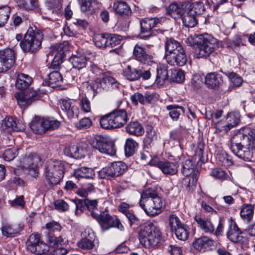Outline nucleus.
Here are the masks:
<instances>
[{"mask_svg": "<svg viewBox=\"0 0 255 255\" xmlns=\"http://www.w3.org/2000/svg\"><path fill=\"white\" fill-rule=\"evenodd\" d=\"M46 241L49 248L54 249L64 245V239L61 236L57 237L51 234H49L47 236Z\"/></svg>", "mask_w": 255, "mask_h": 255, "instance_id": "c03bdc74", "label": "nucleus"}, {"mask_svg": "<svg viewBox=\"0 0 255 255\" xmlns=\"http://www.w3.org/2000/svg\"><path fill=\"white\" fill-rule=\"evenodd\" d=\"M95 241V240L81 239L77 242V245L80 249L91 252L93 250L94 251L97 250Z\"/></svg>", "mask_w": 255, "mask_h": 255, "instance_id": "f704fd0d", "label": "nucleus"}, {"mask_svg": "<svg viewBox=\"0 0 255 255\" xmlns=\"http://www.w3.org/2000/svg\"><path fill=\"white\" fill-rule=\"evenodd\" d=\"M60 108L66 113L69 118L77 117L79 114V109L73 104L70 100H60L59 102Z\"/></svg>", "mask_w": 255, "mask_h": 255, "instance_id": "6ab92c4d", "label": "nucleus"}, {"mask_svg": "<svg viewBox=\"0 0 255 255\" xmlns=\"http://www.w3.org/2000/svg\"><path fill=\"white\" fill-rule=\"evenodd\" d=\"M139 205L146 214L150 217L159 214L163 208L162 199L155 190L151 189H147L142 192Z\"/></svg>", "mask_w": 255, "mask_h": 255, "instance_id": "f257e3e1", "label": "nucleus"}, {"mask_svg": "<svg viewBox=\"0 0 255 255\" xmlns=\"http://www.w3.org/2000/svg\"><path fill=\"white\" fill-rule=\"evenodd\" d=\"M17 155L15 148H7L2 154V157L5 161H9L13 160Z\"/></svg>", "mask_w": 255, "mask_h": 255, "instance_id": "774afa93", "label": "nucleus"}, {"mask_svg": "<svg viewBox=\"0 0 255 255\" xmlns=\"http://www.w3.org/2000/svg\"><path fill=\"white\" fill-rule=\"evenodd\" d=\"M18 6L26 10H33L38 7V0H16Z\"/></svg>", "mask_w": 255, "mask_h": 255, "instance_id": "58836bf2", "label": "nucleus"}, {"mask_svg": "<svg viewBox=\"0 0 255 255\" xmlns=\"http://www.w3.org/2000/svg\"><path fill=\"white\" fill-rule=\"evenodd\" d=\"M174 231L177 238L180 240L185 241L188 238L189 233L186 225H183L181 227L175 230Z\"/></svg>", "mask_w": 255, "mask_h": 255, "instance_id": "864d4df0", "label": "nucleus"}, {"mask_svg": "<svg viewBox=\"0 0 255 255\" xmlns=\"http://www.w3.org/2000/svg\"><path fill=\"white\" fill-rule=\"evenodd\" d=\"M70 61L73 68L80 70L85 67L87 62V58L85 55L80 53H77L72 56Z\"/></svg>", "mask_w": 255, "mask_h": 255, "instance_id": "a878e982", "label": "nucleus"}, {"mask_svg": "<svg viewBox=\"0 0 255 255\" xmlns=\"http://www.w3.org/2000/svg\"><path fill=\"white\" fill-rule=\"evenodd\" d=\"M108 33L98 34L93 37L95 45L100 48H105L108 47Z\"/></svg>", "mask_w": 255, "mask_h": 255, "instance_id": "ea45409f", "label": "nucleus"}, {"mask_svg": "<svg viewBox=\"0 0 255 255\" xmlns=\"http://www.w3.org/2000/svg\"><path fill=\"white\" fill-rule=\"evenodd\" d=\"M99 176L101 178L110 179L112 177H115V175L114 172L112 164L110 166L103 168L99 171Z\"/></svg>", "mask_w": 255, "mask_h": 255, "instance_id": "bf43d9fd", "label": "nucleus"}, {"mask_svg": "<svg viewBox=\"0 0 255 255\" xmlns=\"http://www.w3.org/2000/svg\"><path fill=\"white\" fill-rule=\"evenodd\" d=\"M216 160L219 165L228 167L233 164L230 156L225 151H221L217 154Z\"/></svg>", "mask_w": 255, "mask_h": 255, "instance_id": "a18cd8bd", "label": "nucleus"}, {"mask_svg": "<svg viewBox=\"0 0 255 255\" xmlns=\"http://www.w3.org/2000/svg\"><path fill=\"white\" fill-rule=\"evenodd\" d=\"M169 225L171 230L173 231L183 225L179 218L174 214H171L169 218Z\"/></svg>", "mask_w": 255, "mask_h": 255, "instance_id": "4d7b16f0", "label": "nucleus"}, {"mask_svg": "<svg viewBox=\"0 0 255 255\" xmlns=\"http://www.w3.org/2000/svg\"><path fill=\"white\" fill-rule=\"evenodd\" d=\"M234 149L232 150V152L235 155L238 157L243 159L245 161L251 160L253 152L251 150L249 147H242L241 148L234 147Z\"/></svg>", "mask_w": 255, "mask_h": 255, "instance_id": "bb28decb", "label": "nucleus"}, {"mask_svg": "<svg viewBox=\"0 0 255 255\" xmlns=\"http://www.w3.org/2000/svg\"><path fill=\"white\" fill-rule=\"evenodd\" d=\"M185 79L184 72L182 70L174 71L172 72L171 80L176 83H182Z\"/></svg>", "mask_w": 255, "mask_h": 255, "instance_id": "338daca9", "label": "nucleus"}, {"mask_svg": "<svg viewBox=\"0 0 255 255\" xmlns=\"http://www.w3.org/2000/svg\"><path fill=\"white\" fill-rule=\"evenodd\" d=\"M165 18L163 17H145L140 21V33L139 37L141 39H146L155 34V31L163 33V30H153L155 27H158L164 22Z\"/></svg>", "mask_w": 255, "mask_h": 255, "instance_id": "0eeeda50", "label": "nucleus"}, {"mask_svg": "<svg viewBox=\"0 0 255 255\" xmlns=\"http://www.w3.org/2000/svg\"><path fill=\"white\" fill-rule=\"evenodd\" d=\"M43 34L36 27H29L19 45L24 52L35 53L41 46Z\"/></svg>", "mask_w": 255, "mask_h": 255, "instance_id": "39448f33", "label": "nucleus"}, {"mask_svg": "<svg viewBox=\"0 0 255 255\" xmlns=\"http://www.w3.org/2000/svg\"><path fill=\"white\" fill-rule=\"evenodd\" d=\"M133 56L135 60L143 64L151 65L154 62L151 53L138 44H136L134 47Z\"/></svg>", "mask_w": 255, "mask_h": 255, "instance_id": "4468645a", "label": "nucleus"}, {"mask_svg": "<svg viewBox=\"0 0 255 255\" xmlns=\"http://www.w3.org/2000/svg\"><path fill=\"white\" fill-rule=\"evenodd\" d=\"M11 8L5 5L0 6V27L3 26L9 18Z\"/></svg>", "mask_w": 255, "mask_h": 255, "instance_id": "49530a36", "label": "nucleus"}, {"mask_svg": "<svg viewBox=\"0 0 255 255\" xmlns=\"http://www.w3.org/2000/svg\"><path fill=\"white\" fill-rule=\"evenodd\" d=\"M126 130L130 134L136 136H141L144 133L143 126L137 121L130 122L126 127Z\"/></svg>", "mask_w": 255, "mask_h": 255, "instance_id": "393cba45", "label": "nucleus"}, {"mask_svg": "<svg viewBox=\"0 0 255 255\" xmlns=\"http://www.w3.org/2000/svg\"><path fill=\"white\" fill-rule=\"evenodd\" d=\"M45 130L55 129L59 128L60 122L57 120L44 119Z\"/></svg>", "mask_w": 255, "mask_h": 255, "instance_id": "e2e57ef3", "label": "nucleus"}, {"mask_svg": "<svg viewBox=\"0 0 255 255\" xmlns=\"http://www.w3.org/2000/svg\"><path fill=\"white\" fill-rule=\"evenodd\" d=\"M15 62V53L11 49L7 48L0 50V69L1 72L10 69Z\"/></svg>", "mask_w": 255, "mask_h": 255, "instance_id": "ddd939ff", "label": "nucleus"}, {"mask_svg": "<svg viewBox=\"0 0 255 255\" xmlns=\"http://www.w3.org/2000/svg\"><path fill=\"white\" fill-rule=\"evenodd\" d=\"M49 252V246L43 241H41L37 247L34 248L33 252L31 253L37 255L46 254Z\"/></svg>", "mask_w": 255, "mask_h": 255, "instance_id": "6e6d98bb", "label": "nucleus"}, {"mask_svg": "<svg viewBox=\"0 0 255 255\" xmlns=\"http://www.w3.org/2000/svg\"><path fill=\"white\" fill-rule=\"evenodd\" d=\"M20 161L21 167L27 169L29 174L34 178L37 177L41 158L37 154L30 153L26 154L20 159Z\"/></svg>", "mask_w": 255, "mask_h": 255, "instance_id": "f8f14e48", "label": "nucleus"}, {"mask_svg": "<svg viewBox=\"0 0 255 255\" xmlns=\"http://www.w3.org/2000/svg\"><path fill=\"white\" fill-rule=\"evenodd\" d=\"M156 82L158 85L164 84L168 79V73L167 69L157 68Z\"/></svg>", "mask_w": 255, "mask_h": 255, "instance_id": "09e8293b", "label": "nucleus"}, {"mask_svg": "<svg viewBox=\"0 0 255 255\" xmlns=\"http://www.w3.org/2000/svg\"><path fill=\"white\" fill-rule=\"evenodd\" d=\"M205 82L209 88L216 89L223 83V76L220 73H210L205 76Z\"/></svg>", "mask_w": 255, "mask_h": 255, "instance_id": "412c9836", "label": "nucleus"}, {"mask_svg": "<svg viewBox=\"0 0 255 255\" xmlns=\"http://www.w3.org/2000/svg\"><path fill=\"white\" fill-rule=\"evenodd\" d=\"M41 240L40 235L38 234H32L28 238L26 242L27 249L30 252H33L34 248L37 247Z\"/></svg>", "mask_w": 255, "mask_h": 255, "instance_id": "37998d69", "label": "nucleus"}, {"mask_svg": "<svg viewBox=\"0 0 255 255\" xmlns=\"http://www.w3.org/2000/svg\"><path fill=\"white\" fill-rule=\"evenodd\" d=\"M231 148H241L255 144V129L247 128L244 132L239 131L235 134L231 140Z\"/></svg>", "mask_w": 255, "mask_h": 255, "instance_id": "6e6552de", "label": "nucleus"}, {"mask_svg": "<svg viewBox=\"0 0 255 255\" xmlns=\"http://www.w3.org/2000/svg\"><path fill=\"white\" fill-rule=\"evenodd\" d=\"M164 58L171 66H183L187 62L185 50L180 43L172 38L166 40Z\"/></svg>", "mask_w": 255, "mask_h": 255, "instance_id": "f03ea898", "label": "nucleus"}, {"mask_svg": "<svg viewBox=\"0 0 255 255\" xmlns=\"http://www.w3.org/2000/svg\"><path fill=\"white\" fill-rule=\"evenodd\" d=\"M214 242L208 237L203 236L196 239L193 243V247L200 252H204L207 248L213 246Z\"/></svg>", "mask_w": 255, "mask_h": 255, "instance_id": "4be33fe9", "label": "nucleus"}, {"mask_svg": "<svg viewBox=\"0 0 255 255\" xmlns=\"http://www.w3.org/2000/svg\"><path fill=\"white\" fill-rule=\"evenodd\" d=\"M2 235L6 237H14L18 233V231L9 224L3 225L1 228Z\"/></svg>", "mask_w": 255, "mask_h": 255, "instance_id": "13d9d810", "label": "nucleus"}, {"mask_svg": "<svg viewBox=\"0 0 255 255\" xmlns=\"http://www.w3.org/2000/svg\"><path fill=\"white\" fill-rule=\"evenodd\" d=\"M215 128L216 131L223 133H227L232 128L227 121H219L215 125Z\"/></svg>", "mask_w": 255, "mask_h": 255, "instance_id": "052dcab7", "label": "nucleus"}, {"mask_svg": "<svg viewBox=\"0 0 255 255\" xmlns=\"http://www.w3.org/2000/svg\"><path fill=\"white\" fill-rule=\"evenodd\" d=\"M91 216L95 219L100 225L103 231L109 230L112 228L116 227L121 231L124 229V226L121 224L120 220L117 218H114L107 212H103L100 214L92 212Z\"/></svg>", "mask_w": 255, "mask_h": 255, "instance_id": "9d476101", "label": "nucleus"}, {"mask_svg": "<svg viewBox=\"0 0 255 255\" xmlns=\"http://www.w3.org/2000/svg\"><path fill=\"white\" fill-rule=\"evenodd\" d=\"M87 146L85 143H80L76 145H70L64 149V154L68 156L76 159L85 157L87 152Z\"/></svg>", "mask_w": 255, "mask_h": 255, "instance_id": "dca6fc26", "label": "nucleus"}, {"mask_svg": "<svg viewBox=\"0 0 255 255\" xmlns=\"http://www.w3.org/2000/svg\"><path fill=\"white\" fill-rule=\"evenodd\" d=\"M48 85L51 87L59 86L61 85L63 78L60 73L57 71H54L48 75Z\"/></svg>", "mask_w": 255, "mask_h": 255, "instance_id": "4c0bfd02", "label": "nucleus"}, {"mask_svg": "<svg viewBox=\"0 0 255 255\" xmlns=\"http://www.w3.org/2000/svg\"><path fill=\"white\" fill-rule=\"evenodd\" d=\"M227 236L228 238L234 243L242 242L244 241L243 232L239 228L235 222H232L229 225Z\"/></svg>", "mask_w": 255, "mask_h": 255, "instance_id": "aec40b11", "label": "nucleus"}, {"mask_svg": "<svg viewBox=\"0 0 255 255\" xmlns=\"http://www.w3.org/2000/svg\"><path fill=\"white\" fill-rule=\"evenodd\" d=\"M48 7L53 11H59L62 8V0H46Z\"/></svg>", "mask_w": 255, "mask_h": 255, "instance_id": "0e129e2a", "label": "nucleus"}, {"mask_svg": "<svg viewBox=\"0 0 255 255\" xmlns=\"http://www.w3.org/2000/svg\"><path fill=\"white\" fill-rule=\"evenodd\" d=\"M112 112L102 116L100 120V124L103 128L112 129L116 128Z\"/></svg>", "mask_w": 255, "mask_h": 255, "instance_id": "7c9ffc66", "label": "nucleus"}, {"mask_svg": "<svg viewBox=\"0 0 255 255\" xmlns=\"http://www.w3.org/2000/svg\"><path fill=\"white\" fill-rule=\"evenodd\" d=\"M195 220L198 227L205 233L213 234L215 228L212 222L208 219H203L199 216H195Z\"/></svg>", "mask_w": 255, "mask_h": 255, "instance_id": "b1692460", "label": "nucleus"}, {"mask_svg": "<svg viewBox=\"0 0 255 255\" xmlns=\"http://www.w3.org/2000/svg\"><path fill=\"white\" fill-rule=\"evenodd\" d=\"M184 26L187 27H193L197 23L196 15L186 10L183 12L180 16Z\"/></svg>", "mask_w": 255, "mask_h": 255, "instance_id": "cd10ccee", "label": "nucleus"}, {"mask_svg": "<svg viewBox=\"0 0 255 255\" xmlns=\"http://www.w3.org/2000/svg\"><path fill=\"white\" fill-rule=\"evenodd\" d=\"M140 69L128 65L124 70V75L129 81H135L140 78Z\"/></svg>", "mask_w": 255, "mask_h": 255, "instance_id": "c9c22d12", "label": "nucleus"}, {"mask_svg": "<svg viewBox=\"0 0 255 255\" xmlns=\"http://www.w3.org/2000/svg\"><path fill=\"white\" fill-rule=\"evenodd\" d=\"M205 8L204 3L201 1L195 2L191 4L187 10L195 15H200L203 13Z\"/></svg>", "mask_w": 255, "mask_h": 255, "instance_id": "de8ad7c7", "label": "nucleus"}, {"mask_svg": "<svg viewBox=\"0 0 255 255\" xmlns=\"http://www.w3.org/2000/svg\"><path fill=\"white\" fill-rule=\"evenodd\" d=\"M181 171L186 177L182 181L184 187L187 189L192 188L196 185L199 177V172L196 170L193 161L190 159L185 160L183 163Z\"/></svg>", "mask_w": 255, "mask_h": 255, "instance_id": "1a4fd4ad", "label": "nucleus"}, {"mask_svg": "<svg viewBox=\"0 0 255 255\" xmlns=\"http://www.w3.org/2000/svg\"><path fill=\"white\" fill-rule=\"evenodd\" d=\"M191 40L198 58H207L218 47L217 40L207 33L195 36Z\"/></svg>", "mask_w": 255, "mask_h": 255, "instance_id": "7ed1b4c3", "label": "nucleus"}, {"mask_svg": "<svg viewBox=\"0 0 255 255\" xmlns=\"http://www.w3.org/2000/svg\"><path fill=\"white\" fill-rule=\"evenodd\" d=\"M95 175L93 169L86 167H81L76 169L74 172L75 177L79 179L80 178H92Z\"/></svg>", "mask_w": 255, "mask_h": 255, "instance_id": "72a5a7b5", "label": "nucleus"}, {"mask_svg": "<svg viewBox=\"0 0 255 255\" xmlns=\"http://www.w3.org/2000/svg\"><path fill=\"white\" fill-rule=\"evenodd\" d=\"M138 239L140 243L145 248L155 249L161 240V233L154 225L147 224L140 228Z\"/></svg>", "mask_w": 255, "mask_h": 255, "instance_id": "20e7f679", "label": "nucleus"}, {"mask_svg": "<svg viewBox=\"0 0 255 255\" xmlns=\"http://www.w3.org/2000/svg\"><path fill=\"white\" fill-rule=\"evenodd\" d=\"M113 9L117 13L120 15H128L131 13L129 6L124 1H119L114 2Z\"/></svg>", "mask_w": 255, "mask_h": 255, "instance_id": "e433bc0d", "label": "nucleus"}, {"mask_svg": "<svg viewBox=\"0 0 255 255\" xmlns=\"http://www.w3.org/2000/svg\"><path fill=\"white\" fill-rule=\"evenodd\" d=\"M111 164L116 177L123 174L128 169L127 165L122 161L114 162Z\"/></svg>", "mask_w": 255, "mask_h": 255, "instance_id": "8fccbe9b", "label": "nucleus"}, {"mask_svg": "<svg viewBox=\"0 0 255 255\" xmlns=\"http://www.w3.org/2000/svg\"><path fill=\"white\" fill-rule=\"evenodd\" d=\"M229 79L230 81L235 87L240 86L243 83L242 77L237 73L233 72H227L224 73Z\"/></svg>", "mask_w": 255, "mask_h": 255, "instance_id": "603ef678", "label": "nucleus"}, {"mask_svg": "<svg viewBox=\"0 0 255 255\" xmlns=\"http://www.w3.org/2000/svg\"><path fill=\"white\" fill-rule=\"evenodd\" d=\"M151 165H155L158 167L164 174L174 175L178 172V165L176 163L167 160L159 161L157 163L150 161Z\"/></svg>", "mask_w": 255, "mask_h": 255, "instance_id": "a211bd4d", "label": "nucleus"}, {"mask_svg": "<svg viewBox=\"0 0 255 255\" xmlns=\"http://www.w3.org/2000/svg\"><path fill=\"white\" fill-rule=\"evenodd\" d=\"M240 116L238 113H231L228 114L227 121L233 128L237 126L240 121Z\"/></svg>", "mask_w": 255, "mask_h": 255, "instance_id": "680f3d73", "label": "nucleus"}, {"mask_svg": "<svg viewBox=\"0 0 255 255\" xmlns=\"http://www.w3.org/2000/svg\"><path fill=\"white\" fill-rule=\"evenodd\" d=\"M138 144L131 138L127 139L125 145V152L127 157L132 156L135 152Z\"/></svg>", "mask_w": 255, "mask_h": 255, "instance_id": "79ce46f5", "label": "nucleus"}, {"mask_svg": "<svg viewBox=\"0 0 255 255\" xmlns=\"http://www.w3.org/2000/svg\"><path fill=\"white\" fill-rule=\"evenodd\" d=\"M31 129L36 133L41 134L45 131L44 119L35 117L30 123Z\"/></svg>", "mask_w": 255, "mask_h": 255, "instance_id": "c85d7f7f", "label": "nucleus"}, {"mask_svg": "<svg viewBox=\"0 0 255 255\" xmlns=\"http://www.w3.org/2000/svg\"><path fill=\"white\" fill-rule=\"evenodd\" d=\"M116 128L124 126L128 121L127 112L124 110H115L112 112Z\"/></svg>", "mask_w": 255, "mask_h": 255, "instance_id": "5701e85b", "label": "nucleus"}, {"mask_svg": "<svg viewBox=\"0 0 255 255\" xmlns=\"http://www.w3.org/2000/svg\"><path fill=\"white\" fill-rule=\"evenodd\" d=\"M32 81V79L29 76L20 73L17 76L15 87L18 89L23 90L29 87Z\"/></svg>", "mask_w": 255, "mask_h": 255, "instance_id": "c756f323", "label": "nucleus"}, {"mask_svg": "<svg viewBox=\"0 0 255 255\" xmlns=\"http://www.w3.org/2000/svg\"><path fill=\"white\" fill-rule=\"evenodd\" d=\"M156 138L155 130L152 126H148L146 128V134L144 138V143L147 145H150L152 141Z\"/></svg>", "mask_w": 255, "mask_h": 255, "instance_id": "5fc2aeb1", "label": "nucleus"}, {"mask_svg": "<svg viewBox=\"0 0 255 255\" xmlns=\"http://www.w3.org/2000/svg\"><path fill=\"white\" fill-rule=\"evenodd\" d=\"M91 146L102 153L114 155L116 153L115 143L105 136L96 135L90 141Z\"/></svg>", "mask_w": 255, "mask_h": 255, "instance_id": "9b49d317", "label": "nucleus"}, {"mask_svg": "<svg viewBox=\"0 0 255 255\" xmlns=\"http://www.w3.org/2000/svg\"><path fill=\"white\" fill-rule=\"evenodd\" d=\"M166 109L170 111L169 115L174 120L178 119L180 115V111H181L182 112H184L183 107L177 105H168L167 106Z\"/></svg>", "mask_w": 255, "mask_h": 255, "instance_id": "3c124183", "label": "nucleus"}, {"mask_svg": "<svg viewBox=\"0 0 255 255\" xmlns=\"http://www.w3.org/2000/svg\"><path fill=\"white\" fill-rule=\"evenodd\" d=\"M254 205L244 204L240 211L241 218L248 222H250L254 216Z\"/></svg>", "mask_w": 255, "mask_h": 255, "instance_id": "473e14b6", "label": "nucleus"}, {"mask_svg": "<svg viewBox=\"0 0 255 255\" xmlns=\"http://www.w3.org/2000/svg\"><path fill=\"white\" fill-rule=\"evenodd\" d=\"M166 12L168 15L175 19L181 16L183 12L182 5L177 2L172 3L166 7Z\"/></svg>", "mask_w": 255, "mask_h": 255, "instance_id": "2f4dec72", "label": "nucleus"}, {"mask_svg": "<svg viewBox=\"0 0 255 255\" xmlns=\"http://www.w3.org/2000/svg\"><path fill=\"white\" fill-rule=\"evenodd\" d=\"M15 97L19 106L23 108L39 100L40 98V94L39 91H31L28 94L17 92L15 94Z\"/></svg>", "mask_w": 255, "mask_h": 255, "instance_id": "2eb2a0df", "label": "nucleus"}, {"mask_svg": "<svg viewBox=\"0 0 255 255\" xmlns=\"http://www.w3.org/2000/svg\"><path fill=\"white\" fill-rule=\"evenodd\" d=\"M1 127L7 132L18 131L24 129V126L21 121L11 117H6L2 121Z\"/></svg>", "mask_w": 255, "mask_h": 255, "instance_id": "f3484780", "label": "nucleus"}, {"mask_svg": "<svg viewBox=\"0 0 255 255\" xmlns=\"http://www.w3.org/2000/svg\"><path fill=\"white\" fill-rule=\"evenodd\" d=\"M98 202L97 200H90L88 199H85L84 200V206L87 208L89 212L88 214L90 216L91 212H94V210L97 209Z\"/></svg>", "mask_w": 255, "mask_h": 255, "instance_id": "69168bd1", "label": "nucleus"}, {"mask_svg": "<svg viewBox=\"0 0 255 255\" xmlns=\"http://www.w3.org/2000/svg\"><path fill=\"white\" fill-rule=\"evenodd\" d=\"M64 167L60 160L48 161L45 169V183L53 186L60 183L64 176Z\"/></svg>", "mask_w": 255, "mask_h": 255, "instance_id": "423d86ee", "label": "nucleus"}, {"mask_svg": "<svg viewBox=\"0 0 255 255\" xmlns=\"http://www.w3.org/2000/svg\"><path fill=\"white\" fill-rule=\"evenodd\" d=\"M53 49L55 55L64 58L66 53L69 50V43L68 41H64L63 43L57 44L53 46Z\"/></svg>", "mask_w": 255, "mask_h": 255, "instance_id": "a19ab883", "label": "nucleus"}]
</instances>
